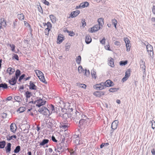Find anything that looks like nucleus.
Segmentation results:
<instances>
[{
  "label": "nucleus",
  "mask_w": 155,
  "mask_h": 155,
  "mask_svg": "<svg viewBox=\"0 0 155 155\" xmlns=\"http://www.w3.org/2000/svg\"><path fill=\"white\" fill-rule=\"evenodd\" d=\"M114 84L113 82L110 80H107L104 83L101 82L100 84L94 85L93 87H109L113 86Z\"/></svg>",
  "instance_id": "1"
},
{
  "label": "nucleus",
  "mask_w": 155,
  "mask_h": 155,
  "mask_svg": "<svg viewBox=\"0 0 155 155\" xmlns=\"http://www.w3.org/2000/svg\"><path fill=\"white\" fill-rule=\"evenodd\" d=\"M38 111L41 113L45 115H47L50 114V110H48L46 107L43 106L40 108Z\"/></svg>",
  "instance_id": "2"
},
{
  "label": "nucleus",
  "mask_w": 155,
  "mask_h": 155,
  "mask_svg": "<svg viewBox=\"0 0 155 155\" xmlns=\"http://www.w3.org/2000/svg\"><path fill=\"white\" fill-rule=\"evenodd\" d=\"M46 102V101L43 100L42 99L39 98L34 102V104H36V106L38 107H40L44 105Z\"/></svg>",
  "instance_id": "3"
},
{
  "label": "nucleus",
  "mask_w": 155,
  "mask_h": 155,
  "mask_svg": "<svg viewBox=\"0 0 155 155\" xmlns=\"http://www.w3.org/2000/svg\"><path fill=\"white\" fill-rule=\"evenodd\" d=\"M25 95L26 97V104H30L31 103H33V101H28V99L31 96V92H30L29 91H27L25 93Z\"/></svg>",
  "instance_id": "4"
},
{
  "label": "nucleus",
  "mask_w": 155,
  "mask_h": 155,
  "mask_svg": "<svg viewBox=\"0 0 155 155\" xmlns=\"http://www.w3.org/2000/svg\"><path fill=\"white\" fill-rule=\"evenodd\" d=\"M100 25L98 24L95 25L94 26L91 28L90 32L91 33L95 32L98 31L100 28Z\"/></svg>",
  "instance_id": "5"
},
{
  "label": "nucleus",
  "mask_w": 155,
  "mask_h": 155,
  "mask_svg": "<svg viewBox=\"0 0 155 155\" xmlns=\"http://www.w3.org/2000/svg\"><path fill=\"white\" fill-rule=\"evenodd\" d=\"M80 13V11L79 10H76L75 11H73L71 13V14L70 15V16L68 18H70L71 17L73 18L76 17Z\"/></svg>",
  "instance_id": "6"
},
{
  "label": "nucleus",
  "mask_w": 155,
  "mask_h": 155,
  "mask_svg": "<svg viewBox=\"0 0 155 155\" xmlns=\"http://www.w3.org/2000/svg\"><path fill=\"white\" fill-rule=\"evenodd\" d=\"M64 143H60L58 145V152L62 151H64V149H66V148H65L64 146Z\"/></svg>",
  "instance_id": "7"
},
{
  "label": "nucleus",
  "mask_w": 155,
  "mask_h": 155,
  "mask_svg": "<svg viewBox=\"0 0 155 155\" xmlns=\"http://www.w3.org/2000/svg\"><path fill=\"white\" fill-rule=\"evenodd\" d=\"M124 40L126 44V46L127 48L126 50L127 51H129L130 50V46L129 45L130 41L128 38H124Z\"/></svg>",
  "instance_id": "8"
},
{
  "label": "nucleus",
  "mask_w": 155,
  "mask_h": 155,
  "mask_svg": "<svg viewBox=\"0 0 155 155\" xmlns=\"http://www.w3.org/2000/svg\"><path fill=\"white\" fill-rule=\"evenodd\" d=\"M17 78H16L14 76L12 77V78L11 80L8 81L9 83L12 85H14L16 84L17 82Z\"/></svg>",
  "instance_id": "9"
},
{
  "label": "nucleus",
  "mask_w": 155,
  "mask_h": 155,
  "mask_svg": "<svg viewBox=\"0 0 155 155\" xmlns=\"http://www.w3.org/2000/svg\"><path fill=\"white\" fill-rule=\"evenodd\" d=\"M118 124V121L117 120L114 121L112 124L111 128L113 130L116 129L117 127Z\"/></svg>",
  "instance_id": "10"
},
{
  "label": "nucleus",
  "mask_w": 155,
  "mask_h": 155,
  "mask_svg": "<svg viewBox=\"0 0 155 155\" xmlns=\"http://www.w3.org/2000/svg\"><path fill=\"white\" fill-rule=\"evenodd\" d=\"M108 64L111 67H114V60L111 57H110L108 58Z\"/></svg>",
  "instance_id": "11"
},
{
  "label": "nucleus",
  "mask_w": 155,
  "mask_h": 155,
  "mask_svg": "<svg viewBox=\"0 0 155 155\" xmlns=\"http://www.w3.org/2000/svg\"><path fill=\"white\" fill-rule=\"evenodd\" d=\"M64 38L63 35L59 34L58 35L57 38V43L59 44L61 43L64 40Z\"/></svg>",
  "instance_id": "12"
},
{
  "label": "nucleus",
  "mask_w": 155,
  "mask_h": 155,
  "mask_svg": "<svg viewBox=\"0 0 155 155\" xmlns=\"http://www.w3.org/2000/svg\"><path fill=\"white\" fill-rule=\"evenodd\" d=\"M56 99L58 100V105L61 108L64 107L65 106L64 102L61 99V98L59 97H56Z\"/></svg>",
  "instance_id": "13"
},
{
  "label": "nucleus",
  "mask_w": 155,
  "mask_h": 155,
  "mask_svg": "<svg viewBox=\"0 0 155 155\" xmlns=\"http://www.w3.org/2000/svg\"><path fill=\"white\" fill-rule=\"evenodd\" d=\"M16 126L15 123H12L10 125V130L12 132L15 133L16 131Z\"/></svg>",
  "instance_id": "14"
},
{
  "label": "nucleus",
  "mask_w": 155,
  "mask_h": 155,
  "mask_svg": "<svg viewBox=\"0 0 155 155\" xmlns=\"http://www.w3.org/2000/svg\"><path fill=\"white\" fill-rule=\"evenodd\" d=\"M92 41V39L89 35H87L85 37V41L87 44H90Z\"/></svg>",
  "instance_id": "15"
},
{
  "label": "nucleus",
  "mask_w": 155,
  "mask_h": 155,
  "mask_svg": "<svg viewBox=\"0 0 155 155\" xmlns=\"http://www.w3.org/2000/svg\"><path fill=\"white\" fill-rule=\"evenodd\" d=\"M15 71V69L11 67L8 68L7 71V72L10 75L12 74Z\"/></svg>",
  "instance_id": "16"
},
{
  "label": "nucleus",
  "mask_w": 155,
  "mask_h": 155,
  "mask_svg": "<svg viewBox=\"0 0 155 155\" xmlns=\"http://www.w3.org/2000/svg\"><path fill=\"white\" fill-rule=\"evenodd\" d=\"M140 67L141 68L145 70V65L144 61L143 60H140Z\"/></svg>",
  "instance_id": "17"
},
{
  "label": "nucleus",
  "mask_w": 155,
  "mask_h": 155,
  "mask_svg": "<svg viewBox=\"0 0 155 155\" xmlns=\"http://www.w3.org/2000/svg\"><path fill=\"white\" fill-rule=\"evenodd\" d=\"M89 5V3L87 2H82L80 4V6H81L82 8L87 7Z\"/></svg>",
  "instance_id": "18"
},
{
  "label": "nucleus",
  "mask_w": 155,
  "mask_h": 155,
  "mask_svg": "<svg viewBox=\"0 0 155 155\" xmlns=\"http://www.w3.org/2000/svg\"><path fill=\"white\" fill-rule=\"evenodd\" d=\"M36 84H38V83L36 82H33L31 81L29 82V87H36L37 86Z\"/></svg>",
  "instance_id": "19"
},
{
  "label": "nucleus",
  "mask_w": 155,
  "mask_h": 155,
  "mask_svg": "<svg viewBox=\"0 0 155 155\" xmlns=\"http://www.w3.org/2000/svg\"><path fill=\"white\" fill-rule=\"evenodd\" d=\"M21 74V71L19 69H17L15 72V77L16 78L18 79V78L20 76Z\"/></svg>",
  "instance_id": "20"
},
{
  "label": "nucleus",
  "mask_w": 155,
  "mask_h": 155,
  "mask_svg": "<svg viewBox=\"0 0 155 155\" xmlns=\"http://www.w3.org/2000/svg\"><path fill=\"white\" fill-rule=\"evenodd\" d=\"M104 94V93L103 92L101 91H96L94 93V95L97 97L100 96L101 95H103Z\"/></svg>",
  "instance_id": "21"
},
{
  "label": "nucleus",
  "mask_w": 155,
  "mask_h": 155,
  "mask_svg": "<svg viewBox=\"0 0 155 155\" xmlns=\"http://www.w3.org/2000/svg\"><path fill=\"white\" fill-rule=\"evenodd\" d=\"M14 100L18 103L21 102L22 101L21 97L19 96H15L14 97Z\"/></svg>",
  "instance_id": "22"
},
{
  "label": "nucleus",
  "mask_w": 155,
  "mask_h": 155,
  "mask_svg": "<svg viewBox=\"0 0 155 155\" xmlns=\"http://www.w3.org/2000/svg\"><path fill=\"white\" fill-rule=\"evenodd\" d=\"M11 144L10 143H8L7 144V146L5 147L6 152L9 153L11 151Z\"/></svg>",
  "instance_id": "23"
},
{
  "label": "nucleus",
  "mask_w": 155,
  "mask_h": 155,
  "mask_svg": "<svg viewBox=\"0 0 155 155\" xmlns=\"http://www.w3.org/2000/svg\"><path fill=\"white\" fill-rule=\"evenodd\" d=\"M81 60V57L80 55H79L77 57L76 59V61L78 64H80Z\"/></svg>",
  "instance_id": "24"
},
{
  "label": "nucleus",
  "mask_w": 155,
  "mask_h": 155,
  "mask_svg": "<svg viewBox=\"0 0 155 155\" xmlns=\"http://www.w3.org/2000/svg\"><path fill=\"white\" fill-rule=\"evenodd\" d=\"M98 25L100 26H102L104 24V18H101L98 19L97 20Z\"/></svg>",
  "instance_id": "25"
},
{
  "label": "nucleus",
  "mask_w": 155,
  "mask_h": 155,
  "mask_svg": "<svg viewBox=\"0 0 155 155\" xmlns=\"http://www.w3.org/2000/svg\"><path fill=\"white\" fill-rule=\"evenodd\" d=\"M38 77L41 81L45 83H47V82L46 81L44 74H43V75L38 76Z\"/></svg>",
  "instance_id": "26"
},
{
  "label": "nucleus",
  "mask_w": 155,
  "mask_h": 155,
  "mask_svg": "<svg viewBox=\"0 0 155 155\" xmlns=\"http://www.w3.org/2000/svg\"><path fill=\"white\" fill-rule=\"evenodd\" d=\"M35 72L38 77L41 75H43L44 74L40 70H35Z\"/></svg>",
  "instance_id": "27"
},
{
  "label": "nucleus",
  "mask_w": 155,
  "mask_h": 155,
  "mask_svg": "<svg viewBox=\"0 0 155 155\" xmlns=\"http://www.w3.org/2000/svg\"><path fill=\"white\" fill-rule=\"evenodd\" d=\"M49 140L48 139H44L40 143V145L41 146H44L45 144L48 143Z\"/></svg>",
  "instance_id": "28"
},
{
  "label": "nucleus",
  "mask_w": 155,
  "mask_h": 155,
  "mask_svg": "<svg viewBox=\"0 0 155 155\" xmlns=\"http://www.w3.org/2000/svg\"><path fill=\"white\" fill-rule=\"evenodd\" d=\"M17 18L21 20H22L24 19V16L23 14L21 13L18 15Z\"/></svg>",
  "instance_id": "29"
},
{
  "label": "nucleus",
  "mask_w": 155,
  "mask_h": 155,
  "mask_svg": "<svg viewBox=\"0 0 155 155\" xmlns=\"http://www.w3.org/2000/svg\"><path fill=\"white\" fill-rule=\"evenodd\" d=\"M117 23V20L116 19H113L112 20V24L114 25V26L116 29L117 28L116 26Z\"/></svg>",
  "instance_id": "30"
},
{
  "label": "nucleus",
  "mask_w": 155,
  "mask_h": 155,
  "mask_svg": "<svg viewBox=\"0 0 155 155\" xmlns=\"http://www.w3.org/2000/svg\"><path fill=\"white\" fill-rule=\"evenodd\" d=\"M130 69H129L125 72V76L128 78L130 76Z\"/></svg>",
  "instance_id": "31"
},
{
  "label": "nucleus",
  "mask_w": 155,
  "mask_h": 155,
  "mask_svg": "<svg viewBox=\"0 0 155 155\" xmlns=\"http://www.w3.org/2000/svg\"><path fill=\"white\" fill-rule=\"evenodd\" d=\"M127 63V61H122L120 62L119 64L120 66H124L126 65Z\"/></svg>",
  "instance_id": "32"
},
{
  "label": "nucleus",
  "mask_w": 155,
  "mask_h": 155,
  "mask_svg": "<svg viewBox=\"0 0 155 155\" xmlns=\"http://www.w3.org/2000/svg\"><path fill=\"white\" fill-rule=\"evenodd\" d=\"M91 74L92 77L95 79H96V72L94 69H93L92 70H91Z\"/></svg>",
  "instance_id": "33"
},
{
  "label": "nucleus",
  "mask_w": 155,
  "mask_h": 155,
  "mask_svg": "<svg viewBox=\"0 0 155 155\" xmlns=\"http://www.w3.org/2000/svg\"><path fill=\"white\" fill-rule=\"evenodd\" d=\"M20 150V147L19 146H17L14 150L15 153H17L19 152Z\"/></svg>",
  "instance_id": "34"
},
{
  "label": "nucleus",
  "mask_w": 155,
  "mask_h": 155,
  "mask_svg": "<svg viewBox=\"0 0 155 155\" xmlns=\"http://www.w3.org/2000/svg\"><path fill=\"white\" fill-rule=\"evenodd\" d=\"M5 142L4 141L0 142V148H4L5 147Z\"/></svg>",
  "instance_id": "35"
},
{
  "label": "nucleus",
  "mask_w": 155,
  "mask_h": 155,
  "mask_svg": "<svg viewBox=\"0 0 155 155\" xmlns=\"http://www.w3.org/2000/svg\"><path fill=\"white\" fill-rule=\"evenodd\" d=\"M77 86L79 87H86L87 86L85 84H81L80 83H77Z\"/></svg>",
  "instance_id": "36"
},
{
  "label": "nucleus",
  "mask_w": 155,
  "mask_h": 155,
  "mask_svg": "<svg viewBox=\"0 0 155 155\" xmlns=\"http://www.w3.org/2000/svg\"><path fill=\"white\" fill-rule=\"evenodd\" d=\"M51 112V113H54L55 112L54 106L52 104H51L50 106V110Z\"/></svg>",
  "instance_id": "37"
},
{
  "label": "nucleus",
  "mask_w": 155,
  "mask_h": 155,
  "mask_svg": "<svg viewBox=\"0 0 155 155\" xmlns=\"http://www.w3.org/2000/svg\"><path fill=\"white\" fill-rule=\"evenodd\" d=\"M49 17L52 22L53 21H56V17L53 15H49Z\"/></svg>",
  "instance_id": "38"
},
{
  "label": "nucleus",
  "mask_w": 155,
  "mask_h": 155,
  "mask_svg": "<svg viewBox=\"0 0 155 155\" xmlns=\"http://www.w3.org/2000/svg\"><path fill=\"white\" fill-rule=\"evenodd\" d=\"M25 110V108L24 107H21L18 109V111H19L20 113L23 112Z\"/></svg>",
  "instance_id": "39"
},
{
  "label": "nucleus",
  "mask_w": 155,
  "mask_h": 155,
  "mask_svg": "<svg viewBox=\"0 0 155 155\" xmlns=\"http://www.w3.org/2000/svg\"><path fill=\"white\" fill-rule=\"evenodd\" d=\"M61 117L64 119H67L68 118V114L67 113H64L62 114Z\"/></svg>",
  "instance_id": "40"
},
{
  "label": "nucleus",
  "mask_w": 155,
  "mask_h": 155,
  "mask_svg": "<svg viewBox=\"0 0 155 155\" xmlns=\"http://www.w3.org/2000/svg\"><path fill=\"white\" fill-rule=\"evenodd\" d=\"M25 74H23L21 75L19 77V78L18 79V81L19 82H21V80L24 79L25 78Z\"/></svg>",
  "instance_id": "41"
},
{
  "label": "nucleus",
  "mask_w": 155,
  "mask_h": 155,
  "mask_svg": "<svg viewBox=\"0 0 155 155\" xmlns=\"http://www.w3.org/2000/svg\"><path fill=\"white\" fill-rule=\"evenodd\" d=\"M118 90V88H111L109 90V91L111 92H114L117 91Z\"/></svg>",
  "instance_id": "42"
},
{
  "label": "nucleus",
  "mask_w": 155,
  "mask_h": 155,
  "mask_svg": "<svg viewBox=\"0 0 155 155\" xmlns=\"http://www.w3.org/2000/svg\"><path fill=\"white\" fill-rule=\"evenodd\" d=\"M59 127L60 128H62L64 130H65L68 127V126L65 124H61Z\"/></svg>",
  "instance_id": "43"
},
{
  "label": "nucleus",
  "mask_w": 155,
  "mask_h": 155,
  "mask_svg": "<svg viewBox=\"0 0 155 155\" xmlns=\"http://www.w3.org/2000/svg\"><path fill=\"white\" fill-rule=\"evenodd\" d=\"M86 120L84 119H81L79 121V123L81 125H83L86 123Z\"/></svg>",
  "instance_id": "44"
},
{
  "label": "nucleus",
  "mask_w": 155,
  "mask_h": 155,
  "mask_svg": "<svg viewBox=\"0 0 155 155\" xmlns=\"http://www.w3.org/2000/svg\"><path fill=\"white\" fill-rule=\"evenodd\" d=\"M78 71L79 73H81L82 71H84L81 65H80L78 67Z\"/></svg>",
  "instance_id": "45"
},
{
  "label": "nucleus",
  "mask_w": 155,
  "mask_h": 155,
  "mask_svg": "<svg viewBox=\"0 0 155 155\" xmlns=\"http://www.w3.org/2000/svg\"><path fill=\"white\" fill-rule=\"evenodd\" d=\"M150 123L151 124L152 128L154 129L155 128V121L154 120H152L150 121Z\"/></svg>",
  "instance_id": "46"
},
{
  "label": "nucleus",
  "mask_w": 155,
  "mask_h": 155,
  "mask_svg": "<svg viewBox=\"0 0 155 155\" xmlns=\"http://www.w3.org/2000/svg\"><path fill=\"white\" fill-rule=\"evenodd\" d=\"M9 46L11 48L12 51H15V45L13 44H10Z\"/></svg>",
  "instance_id": "47"
},
{
  "label": "nucleus",
  "mask_w": 155,
  "mask_h": 155,
  "mask_svg": "<svg viewBox=\"0 0 155 155\" xmlns=\"http://www.w3.org/2000/svg\"><path fill=\"white\" fill-rule=\"evenodd\" d=\"M147 49L148 51H153V47L151 45H150L148 47L147 46Z\"/></svg>",
  "instance_id": "48"
},
{
  "label": "nucleus",
  "mask_w": 155,
  "mask_h": 155,
  "mask_svg": "<svg viewBox=\"0 0 155 155\" xmlns=\"http://www.w3.org/2000/svg\"><path fill=\"white\" fill-rule=\"evenodd\" d=\"M13 138L16 139V136L15 135H14L11 136H9L8 138H7V140H10L12 139Z\"/></svg>",
  "instance_id": "49"
},
{
  "label": "nucleus",
  "mask_w": 155,
  "mask_h": 155,
  "mask_svg": "<svg viewBox=\"0 0 155 155\" xmlns=\"http://www.w3.org/2000/svg\"><path fill=\"white\" fill-rule=\"evenodd\" d=\"M42 2L45 5L49 6L50 5L49 2L46 0H42Z\"/></svg>",
  "instance_id": "50"
},
{
  "label": "nucleus",
  "mask_w": 155,
  "mask_h": 155,
  "mask_svg": "<svg viewBox=\"0 0 155 155\" xmlns=\"http://www.w3.org/2000/svg\"><path fill=\"white\" fill-rule=\"evenodd\" d=\"M13 58H15L17 61L19 60V57L18 56V55L16 54H13Z\"/></svg>",
  "instance_id": "51"
},
{
  "label": "nucleus",
  "mask_w": 155,
  "mask_h": 155,
  "mask_svg": "<svg viewBox=\"0 0 155 155\" xmlns=\"http://www.w3.org/2000/svg\"><path fill=\"white\" fill-rule=\"evenodd\" d=\"M108 145L109 143H102L100 146V148H102L103 147L107 146Z\"/></svg>",
  "instance_id": "52"
},
{
  "label": "nucleus",
  "mask_w": 155,
  "mask_h": 155,
  "mask_svg": "<svg viewBox=\"0 0 155 155\" xmlns=\"http://www.w3.org/2000/svg\"><path fill=\"white\" fill-rule=\"evenodd\" d=\"M38 6V8L39 12H40L41 13H42L43 11L40 5Z\"/></svg>",
  "instance_id": "53"
},
{
  "label": "nucleus",
  "mask_w": 155,
  "mask_h": 155,
  "mask_svg": "<svg viewBox=\"0 0 155 155\" xmlns=\"http://www.w3.org/2000/svg\"><path fill=\"white\" fill-rule=\"evenodd\" d=\"M85 21V20L84 19H82L81 20L82 25L84 27L86 25V23Z\"/></svg>",
  "instance_id": "54"
},
{
  "label": "nucleus",
  "mask_w": 155,
  "mask_h": 155,
  "mask_svg": "<svg viewBox=\"0 0 155 155\" xmlns=\"http://www.w3.org/2000/svg\"><path fill=\"white\" fill-rule=\"evenodd\" d=\"M105 38L104 37L101 40H100L101 43L102 45H104L105 43Z\"/></svg>",
  "instance_id": "55"
},
{
  "label": "nucleus",
  "mask_w": 155,
  "mask_h": 155,
  "mask_svg": "<svg viewBox=\"0 0 155 155\" xmlns=\"http://www.w3.org/2000/svg\"><path fill=\"white\" fill-rule=\"evenodd\" d=\"M70 44L69 43H67L66 44V51H68L69 49V48L70 47Z\"/></svg>",
  "instance_id": "56"
},
{
  "label": "nucleus",
  "mask_w": 155,
  "mask_h": 155,
  "mask_svg": "<svg viewBox=\"0 0 155 155\" xmlns=\"http://www.w3.org/2000/svg\"><path fill=\"white\" fill-rule=\"evenodd\" d=\"M80 141L79 140V138L76 139L74 140V142L77 145L80 144Z\"/></svg>",
  "instance_id": "57"
},
{
  "label": "nucleus",
  "mask_w": 155,
  "mask_h": 155,
  "mask_svg": "<svg viewBox=\"0 0 155 155\" xmlns=\"http://www.w3.org/2000/svg\"><path fill=\"white\" fill-rule=\"evenodd\" d=\"M69 35L71 36H73L75 34L73 32V31H70L69 33Z\"/></svg>",
  "instance_id": "58"
},
{
  "label": "nucleus",
  "mask_w": 155,
  "mask_h": 155,
  "mask_svg": "<svg viewBox=\"0 0 155 155\" xmlns=\"http://www.w3.org/2000/svg\"><path fill=\"white\" fill-rule=\"evenodd\" d=\"M47 28H52V25L50 22L48 21L47 22Z\"/></svg>",
  "instance_id": "59"
},
{
  "label": "nucleus",
  "mask_w": 155,
  "mask_h": 155,
  "mask_svg": "<svg viewBox=\"0 0 155 155\" xmlns=\"http://www.w3.org/2000/svg\"><path fill=\"white\" fill-rule=\"evenodd\" d=\"M70 153L71 155H77L76 152L74 151L73 150H71V151H70Z\"/></svg>",
  "instance_id": "60"
},
{
  "label": "nucleus",
  "mask_w": 155,
  "mask_h": 155,
  "mask_svg": "<svg viewBox=\"0 0 155 155\" xmlns=\"http://www.w3.org/2000/svg\"><path fill=\"white\" fill-rule=\"evenodd\" d=\"M0 87H8L7 84L5 83L0 84Z\"/></svg>",
  "instance_id": "61"
},
{
  "label": "nucleus",
  "mask_w": 155,
  "mask_h": 155,
  "mask_svg": "<svg viewBox=\"0 0 155 155\" xmlns=\"http://www.w3.org/2000/svg\"><path fill=\"white\" fill-rule=\"evenodd\" d=\"M3 118H5L6 117L7 114L6 113H3L1 114Z\"/></svg>",
  "instance_id": "62"
},
{
  "label": "nucleus",
  "mask_w": 155,
  "mask_h": 155,
  "mask_svg": "<svg viewBox=\"0 0 155 155\" xmlns=\"http://www.w3.org/2000/svg\"><path fill=\"white\" fill-rule=\"evenodd\" d=\"M1 23H2V24L3 23V22H5V25H6V21L4 18H2L1 19Z\"/></svg>",
  "instance_id": "63"
},
{
  "label": "nucleus",
  "mask_w": 155,
  "mask_h": 155,
  "mask_svg": "<svg viewBox=\"0 0 155 155\" xmlns=\"http://www.w3.org/2000/svg\"><path fill=\"white\" fill-rule=\"evenodd\" d=\"M105 48L107 50L109 51L111 50L110 49V46L109 44L108 45H107L106 46H105Z\"/></svg>",
  "instance_id": "64"
}]
</instances>
